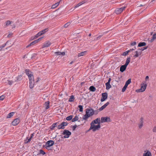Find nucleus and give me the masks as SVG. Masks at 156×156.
<instances>
[{
    "label": "nucleus",
    "mask_w": 156,
    "mask_h": 156,
    "mask_svg": "<svg viewBox=\"0 0 156 156\" xmlns=\"http://www.w3.org/2000/svg\"><path fill=\"white\" fill-rule=\"evenodd\" d=\"M100 123V120L99 118L93 120L90 123L91 126L88 131H89L92 129L93 132H95L96 130H99L101 127Z\"/></svg>",
    "instance_id": "obj_1"
},
{
    "label": "nucleus",
    "mask_w": 156,
    "mask_h": 156,
    "mask_svg": "<svg viewBox=\"0 0 156 156\" xmlns=\"http://www.w3.org/2000/svg\"><path fill=\"white\" fill-rule=\"evenodd\" d=\"M147 84L144 83H143L141 85V88L140 89L136 90V91L137 92H143L145 91L146 89Z\"/></svg>",
    "instance_id": "obj_2"
},
{
    "label": "nucleus",
    "mask_w": 156,
    "mask_h": 156,
    "mask_svg": "<svg viewBox=\"0 0 156 156\" xmlns=\"http://www.w3.org/2000/svg\"><path fill=\"white\" fill-rule=\"evenodd\" d=\"M54 144V142L52 140H50L47 141L45 145V148L48 150V148L52 146Z\"/></svg>",
    "instance_id": "obj_3"
},
{
    "label": "nucleus",
    "mask_w": 156,
    "mask_h": 156,
    "mask_svg": "<svg viewBox=\"0 0 156 156\" xmlns=\"http://www.w3.org/2000/svg\"><path fill=\"white\" fill-rule=\"evenodd\" d=\"M62 134L64 135V138H68L69 136L71 135V133L69 131L65 130L62 133Z\"/></svg>",
    "instance_id": "obj_4"
},
{
    "label": "nucleus",
    "mask_w": 156,
    "mask_h": 156,
    "mask_svg": "<svg viewBox=\"0 0 156 156\" xmlns=\"http://www.w3.org/2000/svg\"><path fill=\"white\" fill-rule=\"evenodd\" d=\"M94 111L92 108L86 109V113L88 114L90 117L92 116L94 114Z\"/></svg>",
    "instance_id": "obj_5"
},
{
    "label": "nucleus",
    "mask_w": 156,
    "mask_h": 156,
    "mask_svg": "<svg viewBox=\"0 0 156 156\" xmlns=\"http://www.w3.org/2000/svg\"><path fill=\"white\" fill-rule=\"evenodd\" d=\"M144 119L143 118H141L139 120V122L138 124L139 129H141L144 126Z\"/></svg>",
    "instance_id": "obj_6"
},
{
    "label": "nucleus",
    "mask_w": 156,
    "mask_h": 156,
    "mask_svg": "<svg viewBox=\"0 0 156 156\" xmlns=\"http://www.w3.org/2000/svg\"><path fill=\"white\" fill-rule=\"evenodd\" d=\"M111 122V120L109 117H102L101 118V123L105 122Z\"/></svg>",
    "instance_id": "obj_7"
},
{
    "label": "nucleus",
    "mask_w": 156,
    "mask_h": 156,
    "mask_svg": "<svg viewBox=\"0 0 156 156\" xmlns=\"http://www.w3.org/2000/svg\"><path fill=\"white\" fill-rule=\"evenodd\" d=\"M108 97V94L107 93L105 92L102 94V98L101 101V102L104 101Z\"/></svg>",
    "instance_id": "obj_8"
},
{
    "label": "nucleus",
    "mask_w": 156,
    "mask_h": 156,
    "mask_svg": "<svg viewBox=\"0 0 156 156\" xmlns=\"http://www.w3.org/2000/svg\"><path fill=\"white\" fill-rule=\"evenodd\" d=\"M125 7H123L121 8L117 9L115 10V12L117 14L121 13L125 9Z\"/></svg>",
    "instance_id": "obj_9"
},
{
    "label": "nucleus",
    "mask_w": 156,
    "mask_h": 156,
    "mask_svg": "<svg viewBox=\"0 0 156 156\" xmlns=\"http://www.w3.org/2000/svg\"><path fill=\"white\" fill-rule=\"evenodd\" d=\"M67 125V123L66 122H62L60 125L58 126V129H63L64 128V126Z\"/></svg>",
    "instance_id": "obj_10"
},
{
    "label": "nucleus",
    "mask_w": 156,
    "mask_h": 156,
    "mask_svg": "<svg viewBox=\"0 0 156 156\" xmlns=\"http://www.w3.org/2000/svg\"><path fill=\"white\" fill-rule=\"evenodd\" d=\"M20 122V120L18 118H16L12 122V125L14 126H16L18 125Z\"/></svg>",
    "instance_id": "obj_11"
},
{
    "label": "nucleus",
    "mask_w": 156,
    "mask_h": 156,
    "mask_svg": "<svg viewBox=\"0 0 156 156\" xmlns=\"http://www.w3.org/2000/svg\"><path fill=\"white\" fill-rule=\"evenodd\" d=\"M109 104V102H107L106 104L104 105L103 106H101L100 108L99 109V111H101L103 110L104 108H105Z\"/></svg>",
    "instance_id": "obj_12"
},
{
    "label": "nucleus",
    "mask_w": 156,
    "mask_h": 156,
    "mask_svg": "<svg viewBox=\"0 0 156 156\" xmlns=\"http://www.w3.org/2000/svg\"><path fill=\"white\" fill-rule=\"evenodd\" d=\"M127 66L125 65L122 66L120 68V71L121 72H123L125 70Z\"/></svg>",
    "instance_id": "obj_13"
},
{
    "label": "nucleus",
    "mask_w": 156,
    "mask_h": 156,
    "mask_svg": "<svg viewBox=\"0 0 156 156\" xmlns=\"http://www.w3.org/2000/svg\"><path fill=\"white\" fill-rule=\"evenodd\" d=\"M51 43L49 41H47L44 44L43 48L48 47L51 45Z\"/></svg>",
    "instance_id": "obj_14"
},
{
    "label": "nucleus",
    "mask_w": 156,
    "mask_h": 156,
    "mask_svg": "<svg viewBox=\"0 0 156 156\" xmlns=\"http://www.w3.org/2000/svg\"><path fill=\"white\" fill-rule=\"evenodd\" d=\"M15 78L14 80L16 82L20 81L22 79V76L21 75H18L17 76L15 77Z\"/></svg>",
    "instance_id": "obj_15"
},
{
    "label": "nucleus",
    "mask_w": 156,
    "mask_h": 156,
    "mask_svg": "<svg viewBox=\"0 0 156 156\" xmlns=\"http://www.w3.org/2000/svg\"><path fill=\"white\" fill-rule=\"evenodd\" d=\"M49 102L48 101L45 102L44 104V106L46 109H48L49 108Z\"/></svg>",
    "instance_id": "obj_16"
},
{
    "label": "nucleus",
    "mask_w": 156,
    "mask_h": 156,
    "mask_svg": "<svg viewBox=\"0 0 156 156\" xmlns=\"http://www.w3.org/2000/svg\"><path fill=\"white\" fill-rule=\"evenodd\" d=\"M135 53L136 54L134 55V57L136 58L139 55H140L141 54V51H136Z\"/></svg>",
    "instance_id": "obj_17"
},
{
    "label": "nucleus",
    "mask_w": 156,
    "mask_h": 156,
    "mask_svg": "<svg viewBox=\"0 0 156 156\" xmlns=\"http://www.w3.org/2000/svg\"><path fill=\"white\" fill-rule=\"evenodd\" d=\"M29 79V80L30 82H34V76L33 74L30 75L28 76Z\"/></svg>",
    "instance_id": "obj_18"
},
{
    "label": "nucleus",
    "mask_w": 156,
    "mask_h": 156,
    "mask_svg": "<svg viewBox=\"0 0 156 156\" xmlns=\"http://www.w3.org/2000/svg\"><path fill=\"white\" fill-rule=\"evenodd\" d=\"M105 85L106 87V89L107 90H109L111 87V85L110 84V83H109V82H107L105 83Z\"/></svg>",
    "instance_id": "obj_19"
},
{
    "label": "nucleus",
    "mask_w": 156,
    "mask_h": 156,
    "mask_svg": "<svg viewBox=\"0 0 156 156\" xmlns=\"http://www.w3.org/2000/svg\"><path fill=\"white\" fill-rule=\"evenodd\" d=\"M130 57L127 58L126 60V63L124 65L127 66L130 61Z\"/></svg>",
    "instance_id": "obj_20"
},
{
    "label": "nucleus",
    "mask_w": 156,
    "mask_h": 156,
    "mask_svg": "<svg viewBox=\"0 0 156 156\" xmlns=\"http://www.w3.org/2000/svg\"><path fill=\"white\" fill-rule=\"evenodd\" d=\"M89 117H90L89 116V115L87 114L86 113V114L83 116V120H86Z\"/></svg>",
    "instance_id": "obj_21"
},
{
    "label": "nucleus",
    "mask_w": 156,
    "mask_h": 156,
    "mask_svg": "<svg viewBox=\"0 0 156 156\" xmlns=\"http://www.w3.org/2000/svg\"><path fill=\"white\" fill-rule=\"evenodd\" d=\"M59 4V2H58L53 5L51 6V8L54 9L58 6Z\"/></svg>",
    "instance_id": "obj_22"
},
{
    "label": "nucleus",
    "mask_w": 156,
    "mask_h": 156,
    "mask_svg": "<svg viewBox=\"0 0 156 156\" xmlns=\"http://www.w3.org/2000/svg\"><path fill=\"white\" fill-rule=\"evenodd\" d=\"M37 43V41H33V42H31L30 44H29L27 46V47H29V46H30L32 45H34L36 43Z\"/></svg>",
    "instance_id": "obj_23"
},
{
    "label": "nucleus",
    "mask_w": 156,
    "mask_h": 156,
    "mask_svg": "<svg viewBox=\"0 0 156 156\" xmlns=\"http://www.w3.org/2000/svg\"><path fill=\"white\" fill-rule=\"evenodd\" d=\"M89 89L90 91L92 92L95 91L96 90L95 87L93 86H91L89 88Z\"/></svg>",
    "instance_id": "obj_24"
},
{
    "label": "nucleus",
    "mask_w": 156,
    "mask_h": 156,
    "mask_svg": "<svg viewBox=\"0 0 156 156\" xmlns=\"http://www.w3.org/2000/svg\"><path fill=\"white\" fill-rule=\"evenodd\" d=\"M146 43L144 42H140V43L138 45V47H142L146 45Z\"/></svg>",
    "instance_id": "obj_25"
},
{
    "label": "nucleus",
    "mask_w": 156,
    "mask_h": 156,
    "mask_svg": "<svg viewBox=\"0 0 156 156\" xmlns=\"http://www.w3.org/2000/svg\"><path fill=\"white\" fill-rule=\"evenodd\" d=\"M34 83H35V82H30V86H30V88H32L34 87Z\"/></svg>",
    "instance_id": "obj_26"
},
{
    "label": "nucleus",
    "mask_w": 156,
    "mask_h": 156,
    "mask_svg": "<svg viewBox=\"0 0 156 156\" xmlns=\"http://www.w3.org/2000/svg\"><path fill=\"white\" fill-rule=\"evenodd\" d=\"M86 52V51H84L83 52H81V53H79L78 55V57H79L81 56H83L85 55Z\"/></svg>",
    "instance_id": "obj_27"
},
{
    "label": "nucleus",
    "mask_w": 156,
    "mask_h": 156,
    "mask_svg": "<svg viewBox=\"0 0 156 156\" xmlns=\"http://www.w3.org/2000/svg\"><path fill=\"white\" fill-rule=\"evenodd\" d=\"M42 35V33H41V32L40 31L35 36V37H34V38H33V39H35L37 37H39V36L41 35Z\"/></svg>",
    "instance_id": "obj_28"
},
{
    "label": "nucleus",
    "mask_w": 156,
    "mask_h": 156,
    "mask_svg": "<svg viewBox=\"0 0 156 156\" xmlns=\"http://www.w3.org/2000/svg\"><path fill=\"white\" fill-rule=\"evenodd\" d=\"M84 3H85V2H81L79 3L78 4H77L75 6L74 8L75 9V8L78 7L79 6H80L82 4H83Z\"/></svg>",
    "instance_id": "obj_29"
},
{
    "label": "nucleus",
    "mask_w": 156,
    "mask_h": 156,
    "mask_svg": "<svg viewBox=\"0 0 156 156\" xmlns=\"http://www.w3.org/2000/svg\"><path fill=\"white\" fill-rule=\"evenodd\" d=\"M143 156H151V153L149 151L144 154Z\"/></svg>",
    "instance_id": "obj_30"
},
{
    "label": "nucleus",
    "mask_w": 156,
    "mask_h": 156,
    "mask_svg": "<svg viewBox=\"0 0 156 156\" xmlns=\"http://www.w3.org/2000/svg\"><path fill=\"white\" fill-rule=\"evenodd\" d=\"M14 112H11L8 114L7 116V118H10L12 117L14 115Z\"/></svg>",
    "instance_id": "obj_31"
},
{
    "label": "nucleus",
    "mask_w": 156,
    "mask_h": 156,
    "mask_svg": "<svg viewBox=\"0 0 156 156\" xmlns=\"http://www.w3.org/2000/svg\"><path fill=\"white\" fill-rule=\"evenodd\" d=\"M78 119L79 118L77 116H76L74 118L72 119V122H75L76 121L78 120Z\"/></svg>",
    "instance_id": "obj_32"
},
{
    "label": "nucleus",
    "mask_w": 156,
    "mask_h": 156,
    "mask_svg": "<svg viewBox=\"0 0 156 156\" xmlns=\"http://www.w3.org/2000/svg\"><path fill=\"white\" fill-rule=\"evenodd\" d=\"M73 116L72 115H70L68 117H67L66 118V119L68 121H70L72 119Z\"/></svg>",
    "instance_id": "obj_33"
},
{
    "label": "nucleus",
    "mask_w": 156,
    "mask_h": 156,
    "mask_svg": "<svg viewBox=\"0 0 156 156\" xmlns=\"http://www.w3.org/2000/svg\"><path fill=\"white\" fill-rule=\"evenodd\" d=\"M74 98V96L73 95H71L69 99V102L73 101Z\"/></svg>",
    "instance_id": "obj_34"
},
{
    "label": "nucleus",
    "mask_w": 156,
    "mask_h": 156,
    "mask_svg": "<svg viewBox=\"0 0 156 156\" xmlns=\"http://www.w3.org/2000/svg\"><path fill=\"white\" fill-rule=\"evenodd\" d=\"M131 82V79H129L126 82V83L125 84L127 85V86L128 85L130 84V83Z\"/></svg>",
    "instance_id": "obj_35"
},
{
    "label": "nucleus",
    "mask_w": 156,
    "mask_h": 156,
    "mask_svg": "<svg viewBox=\"0 0 156 156\" xmlns=\"http://www.w3.org/2000/svg\"><path fill=\"white\" fill-rule=\"evenodd\" d=\"M25 72L26 74L28 76L32 74L31 73H30L28 69H26Z\"/></svg>",
    "instance_id": "obj_36"
},
{
    "label": "nucleus",
    "mask_w": 156,
    "mask_h": 156,
    "mask_svg": "<svg viewBox=\"0 0 156 156\" xmlns=\"http://www.w3.org/2000/svg\"><path fill=\"white\" fill-rule=\"evenodd\" d=\"M78 108H79V111L80 112H82L83 111V106L81 105H79L78 106Z\"/></svg>",
    "instance_id": "obj_37"
},
{
    "label": "nucleus",
    "mask_w": 156,
    "mask_h": 156,
    "mask_svg": "<svg viewBox=\"0 0 156 156\" xmlns=\"http://www.w3.org/2000/svg\"><path fill=\"white\" fill-rule=\"evenodd\" d=\"M8 43V41L5 44H3L2 45L0 46V51L1 50L2 48H4L6 44Z\"/></svg>",
    "instance_id": "obj_38"
},
{
    "label": "nucleus",
    "mask_w": 156,
    "mask_h": 156,
    "mask_svg": "<svg viewBox=\"0 0 156 156\" xmlns=\"http://www.w3.org/2000/svg\"><path fill=\"white\" fill-rule=\"evenodd\" d=\"M147 46L145 47H143V48H142L140 49H139L138 50V51H141V53L142 51H143L145 49H147Z\"/></svg>",
    "instance_id": "obj_39"
},
{
    "label": "nucleus",
    "mask_w": 156,
    "mask_h": 156,
    "mask_svg": "<svg viewBox=\"0 0 156 156\" xmlns=\"http://www.w3.org/2000/svg\"><path fill=\"white\" fill-rule=\"evenodd\" d=\"M127 86H128L127 85L125 84V85H124V87L122 89V92H124V91H125Z\"/></svg>",
    "instance_id": "obj_40"
},
{
    "label": "nucleus",
    "mask_w": 156,
    "mask_h": 156,
    "mask_svg": "<svg viewBox=\"0 0 156 156\" xmlns=\"http://www.w3.org/2000/svg\"><path fill=\"white\" fill-rule=\"evenodd\" d=\"M70 24V23L69 22L66 23L64 25V28L67 27H68Z\"/></svg>",
    "instance_id": "obj_41"
},
{
    "label": "nucleus",
    "mask_w": 156,
    "mask_h": 156,
    "mask_svg": "<svg viewBox=\"0 0 156 156\" xmlns=\"http://www.w3.org/2000/svg\"><path fill=\"white\" fill-rule=\"evenodd\" d=\"M12 23V21H10L9 20H8L6 22V25L7 26H8L10 24H11Z\"/></svg>",
    "instance_id": "obj_42"
},
{
    "label": "nucleus",
    "mask_w": 156,
    "mask_h": 156,
    "mask_svg": "<svg viewBox=\"0 0 156 156\" xmlns=\"http://www.w3.org/2000/svg\"><path fill=\"white\" fill-rule=\"evenodd\" d=\"M47 31V29H45L44 30H43L41 31V33H42V34H44Z\"/></svg>",
    "instance_id": "obj_43"
},
{
    "label": "nucleus",
    "mask_w": 156,
    "mask_h": 156,
    "mask_svg": "<svg viewBox=\"0 0 156 156\" xmlns=\"http://www.w3.org/2000/svg\"><path fill=\"white\" fill-rule=\"evenodd\" d=\"M130 51V50H128V51H125V52H124L123 53V55H126Z\"/></svg>",
    "instance_id": "obj_44"
},
{
    "label": "nucleus",
    "mask_w": 156,
    "mask_h": 156,
    "mask_svg": "<svg viewBox=\"0 0 156 156\" xmlns=\"http://www.w3.org/2000/svg\"><path fill=\"white\" fill-rule=\"evenodd\" d=\"M40 154L43 155L45 154V153L42 150H40Z\"/></svg>",
    "instance_id": "obj_45"
},
{
    "label": "nucleus",
    "mask_w": 156,
    "mask_h": 156,
    "mask_svg": "<svg viewBox=\"0 0 156 156\" xmlns=\"http://www.w3.org/2000/svg\"><path fill=\"white\" fill-rule=\"evenodd\" d=\"M33 134H31L30 138L29 139H28V141L27 142H26V143H27L29 142L31 140V139L33 137Z\"/></svg>",
    "instance_id": "obj_46"
},
{
    "label": "nucleus",
    "mask_w": 156,
    "mask_h": 156,
    "mask_svg": "<svg viewBox=\"0 0 156 156\" xmlns=\"http://www.w3.org/2000/svg\"><path fill=\"white\" fill-rule=\"evenodd\" d=\"M5 98V96L4 95H2L0 97V100H4Z\"/></svg>",
    "instance_id": "obj_47"
},
{
    "label": "nucleus",
    "mask_w": 156,
    "mask_h": 156,
    "mask_svg": "<svg viewBox=\"0 0 156 156\" xmlns=\"http://www.w3.org/2000/svg\"><path fill=\"white\" fill-rule=\"evenodd\" d=\"M57 122L55 123H54L52 124V129L54 128L56 126V125L57 124Z\"/></svg>",
    "instance_id": "obj_48"
},
{
    "label": "nucleus",
    "mask_w": 156,
    "mask_h": 156,
    "mask_svg": "<svg viewBox=\"0 0 156 156\" xmlns=\"http://www.w3.org/2000/svg\"><path fill=\"white\" fill-rule=\"evenodd\" d=\"M12 83H13V81H12V80H8V83L9 85H11Z\"/></svg>",
    "instance_id": "obj_49"
},
{
    "label": "nucleus",
    "mask_w": 156,
    "mask_h": 156,
    "mask_svg": "<svg viewBox=\"0 0 156 156\" xmlns=\"http://www.w3.org/2000/svg\"><path fill=\"white\" fill-rule=\"evenodd\" d=\"M60 52H55V54L57 55H61Z\"/></svg>",
    "instance_id": "obj_50"
},
{
    "label": "nucleus",
    "mask_w": 156,
    "mask_h": 156,
    "mask_svg": "<svg viewBox=\"0 0 156 156\" xmlns=\"http://www.w3.org/2000/svg\"><path fill=\"white\" fill-rule=\"evenodd\" d=\"M43 38V37H41L38 38L37 39L35 40V41H37V43L39 41H41Z\"/></svg>",
    "instance_id": "obj_51"
},
{
    "label": "nucleus",
    "mask_w": 156,
    "mask_h": 156,
    "mask_svg": "<svg viewBox=\"0 0 156 156\" xmlns=\"http://www.w3.org/2000/svg\"><path fill=\"white\" fill-rule=\"evenodd\" d=\"M153 131L154 132H156V126L153 129Z\"/></svg>",
    "instance_id": "obj_52"
},
{
    "label": "nucleus",
    "mask_w": 156,
    "mask_h": 156,
    "mask_svg": "<svg viewBox=\"0 0 156 156\" xmlns=\"http://www.w3.org/2000/svg\"><path fill=\"white\" fill-rule=\"evenodd\" d=\"M152 37L153 38V39H156V33L154 34Z\"/></svg>",
    "instance_id": "obj_53"
},
{
    "label": "nucleus",
    "mask_w": 156,
    "mask_h": 156,
    "mask_svg": "<svg viewBox=\"0 0 156 156\" xmlns=\"http://www.w3.org/2000/svg\"><path fill=\"white\" fill-rule=\"evenodd\" d=\"M77 127V126L76 125H74L73 126V130H75V129H76V128Z\"/></svg>",
    "instance_id": "obj_54"
},
{
    "label": "nucleus",
    "mask_w": 156,
    "mask_h": 156,
    "mask_svg": "<svg viewBox=\"0 0 156 156\" xmlns=\"http://www.w3.org/2000/svg\"><path fill=\"white\" fill-rule=\"evenodd\" d=\"M136 44V42L134 41V42H133L131 43V45L134 46Z\"/></svg>",
    "instance_id": "obj_55"
},
{
    "label": "nucleus",
    "mask_w": 156,
    "mask_h": 156,
    "mask_svg": "<svg viewBox=\"0 0 156 156\" xmlns=\"http://www.w3.org/2000/svg\"><path fill=\"white\" fill-rule=\"evenodd\" d=\"M61 55H62V56H64L65 55V52H61Z\"/></svg>",
    "instance_id": "obj_56"
},
{
    "label": "nucleus",
    "mask_w": 156,
    "mask_h": 156,
    "mask_svg": "<svg viewBox=\"0 0 156 156\" xmlns=\"http://www.w3.org/2000/svg\"><path fill=\"white\" fill-rule=\"evenodd\" d=\"M112 79L111 78H109V79L108 80V82H109V83H110V81H111Z\"/></svg>",
    "instance_id": "obj_57"
},
{
    "label": "nucleus",
    "mask_w": 156,
    "mask_h": 156,
    "mask_svg": "<svg viewBox=\"0 0 156 156\" xmlns=\"http://www.w3.org/2000/svg\"><path fill=\"white\" fill-rule=\"evenodd\" d=\"M135 49H136V47H134V48H133V49H130V50H130V51H132L133 50H135Z\"/></svg>",
    "instance_id": "obj_58"
},
{
    "label": "nucleus",
    "mask_w": 156,
    "mask_h": 156,
    "mask_svg": "<svg viewBox=\"0 0 156 156\" xmlns=\"http://www.w3.org/2000/svg\"><path fill=\"white\" fill-rule=\"evenodd\" d=\"M155 40L154 39H153V37H152V38L150 40V42H153L154 40Z\"/></svg>",
    "instance_id": "obj_59"
},
{
    "label": "nucleus",
    "mask_w": 156,
    "mask_h": 156,
    "mask_svg": "<svg viewBox=\"0 0 156 156\" xmlns=\"http://www.w3.org/2000/svg\"><path fill=\"white\" fill-rule=\"evenodd\" d=\"M149 79V76H147L145 77V80H147Z\"/></svg>",
    "instance_id": "obj_60"
},
{
    "label": "nucleus",
    "mask_w": 156,
    "mask_h": 156,
    "mask_svg": "<svg viewBox=\"0 0 156 156\" xmlns=\"http://www.w3.org/2000/svg\"><path fill=\"white\" fill-rule=\"evenodd\" d=\"M28 137H27L26 140H25V143H27L26 142H27L28 141Z\"/></svg>",
    "instance_id": "obj_61"
},
{
    "label": "nucleus",
    "mask_w": 156,
    "mask_h": 156,
    "mask_svg": "<svg viewBox=\"0 0 156 156\" xmlns=\"http://www.w3.org/2000/svg\"><path fill=\"white\" fill-rule=\"evenodd\" d=\"M73 62V61H72L69 64H70V65L72 64Z\"/></svg>",
    "instance_id": "obj_62"
},
{
    "label": "nucleus",
    "mask_w": 156,
    "mask_h": 156,
    "mask_svg": "<svg viewBox=\"0 0 156 156\" xmlns=\"http://www.w3.org/2000/svg\"><path fill=\"white\" fill-rule=\"evenodd\" d=\"M91 36V34H90L89 35V36Z\"/></svg>",
    "instance_id": "obj_63"
},
{
    "label": "nucleus",
    "mask_w": 156,
    "mask_h": 156,
    "mask_svg": "<svg viewBox=\"0 0 156 156\" xmlns=\"http://www.w3.org/2000/svg\"><path fill=\"white\" fill-rule=\"evenodd\" d=\"M62 0H60V1H59V3H60L61 1H62Z\"/></svg>",
    "instance_id": "obj_64"
}]
</instances>
